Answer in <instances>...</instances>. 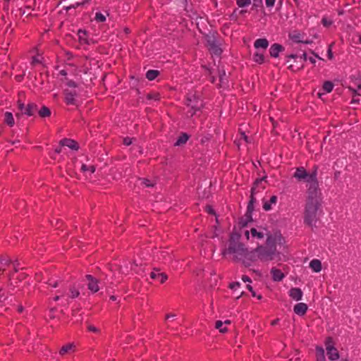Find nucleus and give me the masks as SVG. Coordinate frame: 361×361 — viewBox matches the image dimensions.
Segmentation results:
<instances>
[{"instance_id":"nucleus-1","label":"nucleus","mask_w":361,"mask_h":361,"mask_svg":"<svg viewBox=\"0 0 361 361\" xmlns=\"http://www.w3.org/2000/svg\"><path fill=\"white\" fill-rule=\"evenodd\" d=\"M320 201V195H307L304 212V222L312 228L316 226Z\"/></svg>"},{"instance_id":"nucleus-2","label":"nucleus","mask_w":361,"mask_h":361,"mask_svg":"<svg viewBox=\"0 0 361 361\" xmlns=\"http://www.w3.org/2000/svg\"><path fill=\"white\" fill-rule=\"evenodd\" d=\"M224 255H232L233 259L238 261H243L248 255L247 249L240 242V235L237 233L231 235L228 247L222 251Z\"/></svg>"},{"instance_id":"nucleus-3","label":"nucleus","mask_w":361,"mask_h":361,"mask_svg":"<svg viewBox=\"0 0 361 361\" xmlns=\"http://www.w3.org/2000/svg\"><path fill=\"white\" fill-rule=\"evenodd\" d=\"M255 252L257 253V256L261 260H272L276 252L274 238L273 236H268V238L266 240V245L258 246L255 250Z\"/></svg>"},{"instance_id":"nucleus-4","label":"nucleus","mask_w":361,"mask_h":361,"mask_svg":"<svg viewBox=\"0 0 361 361\" xmlns=\"http://www.w3.org/2000/svg\"><path fill=\"white\" fill-rule=\"evenodd\" d=\"M243 233L247 240H251L252 242L256 241L257 243L263 240L264 238H266L267 240L268 236H272L269 231L262 227H252L249 230L245 229L243 231Z\"/></svg>"},{"instance_id":"nucleus-5","label":"nucleus","mask_w":361,"mask_h":361,"mask_svg":"<svg viewBox=\"0 0 361 361\" xmlns=\"http://www.w3.org/2000/svg\"><path fill=\"white\" fill-rule=\"evenodd\" d=\"M317 176V168L314 167L311 173L307 172L306 177L303 179V181L307 183V195H320Z\"/></svg>"},{"instance_id":"nucleus-6","label":"nucleus","mask_w":361,"mask_h":361,"mask_svg":"<svg viewBox=\"0 0 361 361\" xmlns=\"http://www.w3.org/2000/svg\"><path fill=\"white\" fill-rule=\"evenodd\" d=\"M262 182H263V180H256L254 183L253 187L251 189L250 200L248 203V205L247 207V212L245 215V217L247 221H251L252 220V213L254 210V204L256 202V199L255 197V194H257L258 184L262 183Z\"/></svg>"},{"instance_id":"nucleus-7","label":"nucleus","mask_w":361,"mask_h":361,"mask_svg":"<svg viewBox=\"0 0 361 361\" xmlns=\"http://www.w3.org/2000/svg\"><path fill=\"white\" fill-rule=\"evenodd\" d=\"M207 45L212 54L219 56L221 54L222 49L220 47L219 42L214 37H207Z\"/></svg>"},{"instance_id":"nucleus-8","label":"nucleus","mask_w":361,"mask_h":361,"mask_svg":"<svg viewBox=\"0 0 361 361\" xmlns=\"http://www.w3.org/2000/svg\"><path fill=\"white\" fill-rule=\"evenodd\" d=\"M328 358L331 360H336L339 358L338 351L334 346L333 340L328 338L325 342Z\"/></svg>"},{"instance_id":"nucleus-9","label":"nucleus","mask_w":361,"mask_h":361,"mask_svg":"<svg viewBox=\"0 0 361 361\" xmlns=\"http://www.w3.org/2000/svg\"><path fill=\"white\" fill-rule=\"evenodd\" d=\"M187 105L191 108V110L188 111V114H190V116H192L197 111L200 110L202 106V103L193 95L191 97L188 98Z\"/></svg>"},{"instance_id":"nucleus-10","label":"nucleus","mask_w":361,"mask_h":361,"mask_svg":"<svg viewBox=\"0 0 361 361\" xmlns=\"http://www.w3.org/2000/svg\"><path fill=\"white\" fill-rule=\"evenodd\" d=\"M85 279L87 281V286L90 291L94 293L99 290L100 281L99 279L90 274L85 276Z\"/></svg>"},{"instance_id":"nucleus-11","label":"nucleus","mask_w":361,"mask_h":361,"mask_svg":"<svg viewBox=\"0 0 361 361\" xmlns=\"http://www.w3.org/2000/svg\"><path fill=\"white\" fill-rule=\"evenodd\" d=\"M151 279L159 281L161 283H164L168 279L165 273L160 272L158 269H154L150 273Z\"/></svg>"},{"instance_id":"nucleus-12","label":"nucleus","mask_w":361,"mask_h":361,"mask_svg":"<svg viewBox=\"0 0 361 361\" xmlns=\"http://www.w3.org/2000/svg\"><path fill=\"white\" fill-rule=\"evenodd\" d=\"M278 200V197L276 195H272L269 200L263 199V209L265 211H269L272 209V205H276Z\"/></svg>"},{"instance_id":"nucleus-13","label":"nucleus","mask_w":361,"mask_h":361,"mask_svg":"<svg viewBox=\"0 0 361 361\" xmlns=\"http://www.w3.org/2000/svg\"><path fill=\"white\" fill-rule=\"evenodd\" d=\"M284 50V47L277 43L273 44L269 48V54L271 57L277 58L281 51Z\"/></svg>"},{"instance_id":"nucleus-14","label":"nucleus","mask_w":361,"mask_h":361,"mask_svg":"<svg viewBox=\"0 0 361 361\" xmlns=\"http://www.w3.org/2000/svg\"><path fill=\"white\" fill-rule=\"evenodd\" d=\"M307 308V305L305 303L300 302L294 306L293 311L296 314L303 316L306 314Z\"/></svg>"},{"instance_id":"nucleus-15","label":"nucleus","mask_w":361,"mask_h":361,"mask_svg":"<svg viewBox=\"0 0 361 361\" xmlns=\"http://www.w3.org/2000/svg\"><path fill=\"white\" fill-rule=\"evenodd\" d=\"M271 276H272V279L274 281H281L285 277V275L281 271V270H280V269H277L276 267H273L271 269Z\"/></svg>"},{"instance_id":"nucleus-16","label":"nucleus","mask_w":361,"mask_h":361,"mask_svg":"<svg viewBox=\"0 0 361 361\" xmlns=\"http://www.w3.org/2000/svg\"><path fill=\"white\" fill-rule=\"evenodd\" d=\"M303 35L298 31L292 32L289 34V38L296 43H307L303 40Z\"/></svg>"},{"instance_id":"nucleus-17","label":"nucleus","mask_w":361,"mask_h":361,"mask_svg":"<svg viewBox=\"0 0 361 361\" xmlns=\"http://www.w3.org/2000/svg\"><path fill=\"white\" fill-rule=\"evenodd\" d=\"M289 295L291 297L293 300L296 301H299L302 300V290L298 288H292L289 290Z\"/></svg>"},{"instance_id":"nucleus-18","label":"nucleus","mask_w":361,"mask_h":361,"mask_svg":"<svg viewBox=\"0 0 361 361\" xmlns=\"http://www.w3.org/2000/svg\"><path fill=\"white\" fill-rule=\"evenodd\" d=\"M307 171L304 167H298L296 169L295 171L293 173V177L295 178L298 180L301 181L307 176Z\"/></svg>"},{"instance_id":"nucleus-19","label":"nucleus","mask_w":361,"mask_h":361,"mask_svg":"<svg viewBox=\"0 0 361 361\" xmlns=\"http://www.w3.org/2000/svg\"><path fill=\"white\" fill-rule=\"evenodd\" d=\"M38 111L37 105L35 103H29L25 108L24 114L29 116H33Z\"/></svg>"},{"instance_id":"nucleus-20","label":"nucleus","mask_w":361,"mask_h":361,"mask_svg":"<svg viewBox=\"0 0 361 361\" xmlns=\"http://www.w3.org/2000/svg\"><path fill=\"white\" fill-rule=\"evenodd\" d=\"M60 143L62 146H66L72 149L77 150L78 149V143L75 140L71 139H63L62 140H61Z\"/></svg>"},{"instance_id":"nucleus-21","label":"nucleus","mask_w":361,"mask_h":361,"mask_svg":"<svg viewBox=\"0 0 361 361\" xmlns=\"http://www.w3.org/2000/svg\"><path fill=\"white\" fill-rule=\"evenodd\" d=\"M76 92L66 90L65 91V102L67 104H75V97L76 96Z\"/></svg>"},{"instance_id":"nucleus-22","label":"nucleus","mask_w":361,"mask_h":361,"mask_svg":"<svg viewBox=\"0 0 361 361\" xmlns=\"http://www.w3.org/2000/svg\"><path fill=\"white\" fill-rule=\"evenodd\" d=\"M269 46V42L265 38H259L255 41L254 47L256 49L262 48L266 49Z\"/></svg>"},{"instance_id":"nucleus-23","label":"nucleus","mask_w":361,"mask_h":361,"mask_svg":"<svg viewBox=\"0 0 361 361\" xmlns=\"http://www.w3.org/2000/svg\"><path fill=\"white\" fill-rule=\"evenodd\" d=\"M11 260L7 257H1L0 258V271L3 273L6 267L10 265Z\"/></svg>"},{"instance_id":"nucleus-24","label":"nucleus","mask_w":361,"mask_h":361,"mask_svg":"<svg viewBox=\"0 0 361 361\" xmlns=\"http://www.w3.org/2000/svg\"><path fill=\"white\" fill-rule=\"evenodd\" d=\"M310 267L314 272H319L322 269V264L319 259H312L310 262Z\"/></svg>"},{"instance_id":"nucleus-25","label":"nucleus","mask_w":361,"mask_h":361,"mask_svg":"<svg viewBox=\"0 0 361 361\" xmlns=\"http://www.w3.org/2000/svg\"><path fill=\"white\" fill-rule=\"evenodd\" d=\"M75 350V345L72 343H69L63 345L60 350V354L63 355L66 353H70Z\"/></svg>"},{"instance_id":"nucleus-26","label":"nucleus","mask_w":361,"mask_h":361,"mask_svg":"<svg viewBox=\"0 0 361 361\" xmlns=\"http://www.w3.org/2000/svg\"><path fill=\"white\" fill-rule=\"evenodd\" d=\"M189 136L186 133H182L178 138L177 139L175 146H181L186 143V142L188 140Z\"/></svg>"},{"instance_id":"nucleus-27","label":"nucleus","mask_w":361,"mask_h":361,"mask_svg":"<svg viewBox=\"0 0 361 361\" xmlns=\"http://www.w3.org/2000/svg\"><path fill=\"white\" fill-rule=\"evenodd\" d=\"M4 121L11 127L14 125V118L13 114L11 112L6 111L4 114Z\"/></svg>"},{"instance_id":"nucleus-28","label":"nucleus","mask_w":361,"mask_h":361,"mask_svg":"<svg viewBox=\"0 0 361 361\" xmlns=\"http://www.w3.org/2000/svg\"><path fill=\"white\" fill-rule=\"evenodd\" d=\"M317 361H325L324 350L321 347L316 348Z\"/></svg>"},{"instance_id":"nucleus-29","label":"nucleus","mask_w":361,"mask_h":361,"mask_svg":"<svg viewBox=\"0 0 361 361\" xmlns=\"http://www.w3.org/2000/svg\"><path fill=\"white\" fill-rule=\"evenodd\" d=\"M70 298L74 299L80 295V291L74 286L69 288V293L68 294Z\"/></svg>"},{"instance_id":"nucleus-30","label":"nucleus","mask_w":361,"mask_h":361,"mask_svg":"<svg viewBox=\"0 0 361 361\" xmlns=\"http://www.w3.org/2000/svg\"><path fill=\"white\" fill-rule=\"evenodd\" d=\"M38 114L42 118L49 117L51 115V111L48 107L43 106L38 111Z\"/></svg>"},{"instance_id":"nucleus-31","label":"nucleus","mask_w":361,"mask_h":361,"mask_svg":"<svg viewBox=\"0 0 361 361\" xmlns=\"http://www.w3.org/2000/svg\"><path fill=\"white\" fill-rule=\"evenodd\" d=\"M159 75V71L157 70H149L146 73V78L149 80H154Z\"/></svg>"},{"instance_id":"nucleus-32","label":"nucleus","mask_w":361,"mask_h":361,"mask_svg":"<svg viewBox=\"0 0 361 361\" xmlns=\"http://www.w3.org/2000/svg\"><path fill=\"white\" fill-rule=\"evenodd\" d=\"M90 0H82V1H78V2H76L74 4H72V5H70L68 6H66L65 8V9L68 11L69 10H71V8H76L80 6H85L87 4H89Z\"/></svg>"},{"instance_id":"nucleus-33","label":"nucleus","mask_w":361,"mask_h":361,"mask_svg":"<svg viewBox=\"0 0 361 361\" xmlns=\"http://www.w3.org/2000/svg\"><path fill=\"white\" fill-rule=\"evenodd\" d=\"M219 82H220V84L219 85L221 87L225 85L226 84V72L224 70H221L219 71Z\"/></svg>"},{"instance_id":"nucleus-34","label":"nucleus","mask_w":361,"mask_h":361,"mask_svg":"<svg viewBox=\"0 0 361 361\" xmlns=\"http://www.w3.org/2000/svg\"><path fill=\"white\" fill-rule=\"evenodd\" d=\"M253 59L256 63L259 64H262L264 62V55L259 52H257L254 54Z\"/></svg>"},{"instance_id":"nucleus-35","label":"nucleus","mask_w":361,"mask_h":361,"mask_svg":"<svg viewBox=\"0 0 361 361\" xmlns=\"http://www.w3.org/2000/svg\"><path fill=\"white\" fill-rule=\"evenodd\" d=\"M333 88H334L333 82H331V81L324 82V83L323 85V90L326 93H330L333 90Z\"/></svg>"},{"instance_id":"nucleus-36","label":"nucleus","mask_w":361,"mask_h":361,"mask_svg":"<svg viewBox=\"0 0 361 361\" xmlns=\"http://www.w3.org/2000/svg\"><path fill=\"white\" fill-rule=\"evenodd\" d=\"M223 326H224V322H222L221 321L218 320L216 322L215 327L217 329H219L221 333H225L227 331V328L224 327Z\"/></svg>"},{"instance_id":"nucleus-37","label":"nucleus","mask_w":361,"mask_h":361,"mask_svg":"<svg viewBox=\"0 0 361 361\" xmlns=\"http://www.w3.org/2000/svg\"><path fill=\"white\" fill-rule=\"evenodd\" d=\"M236 4L240 8H244L251 4V0H236Z\"/></svg>"},{"instance_id":"nucleus-38","label":"nucleus","mask_w":361,"mask_h":361,"mask_svg":"<svg viewBox=\"0 0 361 361\" xmlns=\"http://www.w3.org/2000/svg\"><path fill=\"white\" fill-rule=\"evenodd\" d=\"M81 170L84 172H90V173H93L95 171V167L94 166H87L85 164H82L81 166Z\"/></svg>"},{"instance_id":"nucleus-39","label":"nucleus","mask_w":361,"mask_h":361,"mask_svg":"<svg viewBox=\"0 0 361 361\" xmlns=\"http://www.w3.org/2000/svg\"><path fill=\"white\" fill-rule=\"evenodd\" d=\"M94 19L98 23H104L106 20V16L100 12H97L95 14Z\"/></svg>"},{"instance_id":"nucleus-40","label":"nucleus","mask_w":361,"mask_h":361,"mask_svg":"<svg viewBox=\"0 0 361 361\" xmlns=\"http://www.w3.org/2000/svg\"><path fill=\"white\" fill-rule=\"evenodd\" d=\"M348 90L351 92L353 97H356L357 96L361 95V94L360 93V91L357 90V88L355 89L353 87H349Z\"/></svg>"},{"instance_id":"nucleus-41","label":"nucleus","mask_w":361,"mask_h":361,"mask_svg":"<svg viewBox=\"0 0 361 361\" xmlns=\"http://www.w3.org/2000/svg\"><path fill=\"white\" fill-rule=\"evenodd\" d=\"M141 184H144L147 188L152 187L154 185V183L147 179H142Z\"/></svg>"},{"instance_id":"nucleus-42","label":"nucleus","mask_w":361,"mask_h":361,"mask_svg":"<svg viewBox=\"0 0 361 361\" xmlns=\"http://www.w3.org/2000/svg\"><path fill=\"white\" fill-rule=\"evenodd\" d=\"M276 0H265L266 6L269 8L274 7Z\"/></svg>"},{"instance_id":"nucleus-43","label":"nucleus","mask_w":361,"mask_h":361,"mask_svg":"<svg viewBox=\"0 0 361 361\" xmlns=\"http://www.w3.org/2000/svg\"><path fill=\"white\" fill-rule=\"evenodd\" d=\"M260 180H263V182H262V183L258 184L257 193L265 188L264 178H261Z\"/></svg>"},{"instance_id":"nucleus-44","label":"nucleus","mask_w":361,"mask_h":361,"mask_svg":"<svg viewBox=\"0 0 361 361\" xmlns=\"http://www.w3.org/2000/svg\"><path fill=\"white\" fill-rule=\"evenodd\" d=\"M322 23L323 24L324 26L329 27L331 25L332 23L331 20H329L326 18H323L322 20Z\"/></svg>"},{"instance_id":"nucleus-45","label":"nucleus","mask_w":361,"mask_h":361,"mask_svg":"<svg viewBox=\"0 0 361 361\" xmlns=\"http://www.w3.org/2000/svg\"><path fill=\"white\" fill-rule=\"evenodd\" d=\"M123 145H126V146H129L130 145H131V144H132V142H133V139H132V138H130V137H125V138L123 139Z\"/></svg>"},{"instance_id":"nucleus-46","label":"nucleus","mask_w":361,"mask_h":361,"mask_svg":"<svg viewBox=\"0 0 361 361\" xmlns=\"http://www.w3.org/2000/svg\"><path fill=\"white\" fill-rule=\"evenodd\" d=\"M87 329L91 331V332H94V333H97L99 332V329L97 328H96L93 325H91V324H88L87 325Z\"/></svg>"},{"instance_id":"nucleus-47","label":"nucleus","mask_w":361,"mask_h":361,"mask_svg":"<svg viewBox=\"0 0 361 361\" xmlns=\"http://www.w3.org/2000/svg\"><path fill=\"white\" fill-rule=\"evenodd\" d=\"M48 284L54 288H56L59 286L58 281H53L52 279L49 280Z\"/></svg>"},{"instance_id":"nucleus-48","label":"nucleus","mask_w":361,"mask_h":361,"mask_svg":"<svg viewBox=\"0 0 361 361\" xmlns=\"http://www.w3.org/2000/svg\"><path fill=\"white\" fill-rule=\"evenodd\" d=\"M315 58H318L319 59H322L320 57H319L318 55H315L314 57H313V56L308 57L307 60L310 61L312 63L314 64L316 63Z\"/></svg>"},{"instance_id":"nucleus-49","label":"nucleus","mask_w":361,"mask_h":361,"mask_svg":"<svg viewBox=\"0 0 361 361\" xmlns=\"http://www.w3.org/2000/svg\"><path fill=\"white\" fill-rule=\"evenodd\" d=\"M331 46L332 45H330L329 49H328V51H327V56H328V58L329 59H333V53H332V51H331Z\"/></svg>"},{"instance_id":"nucleus-50","label":"nucleus","mask_w":361,"mask_h":361,"mask_svg":"<svg viewBox=\"0 0 361 361\" xmlns=\"http://www.w3.org/2000/svg\"><path fill=\"white\" fill-rule=\"evenodd\" d=\"M240 283L239 282H235V283H231L229 287L231 289H235L237 287H239L240 286Z\"/></svg>"},{"instance_id":"nucleus-51","label":"nucleus","mask_w":361,"mask_h":361,"mask_svg":"<svg viewBox=\"0 0 361 361\" xmlns=\"http://www.w3.org/2000/svg\"><path fill=\"white\" fill-rule=\"evenodd\" d=\"M255 1L253 6L257 7L260 6L262 4V0H253Z\"/></svg>"},{"instance_id":"nucleus-52","label":"nucleus","mask_w":361,"mask_h":361,"mask_svg":"<svg viewBox=\"0 0 361 361\" xmlns=\"http://www.w3.org/2000/svg\"><path fill=\"white\" fill-rule=\"evenodd\" d=\"M68 85L69 87H75L77 86L76 83L74 81H73V80L68 81Z\"/></svg>"},{"instance_id":"nucleus-53","label":"nucleus","mask_w":361,"mask_h":361,"mask_svg":"<svg viewBox=\"0 0 361 361\" xmlns=\"http://www.w3.org/2000/svg\"><path fill=\"white\" fill-rule=\"evenodd\" d=\"M242 279L245 282H250V279L247 276H243Z\"/></svg>"},{"instance_id":"nucleus-54","label":"nucleus","mask_w":361,"mask_h":361,"mask_svg":"<svg viewBox=\"0 0 361 361\" xmlns=\"http://www.w3.org/2000/svg\"><path fill=\"white\" fill-rule=\"evenodd\" d=\"M351 103L352 104H359L360 103V99H356L355 97H353Z\"/></svg>"},{"instance_id":"nucleus-55","label":"nucleus","mask_w":361,"mask_h":361,"mask_svg":"<svg viewBox=\"0 0 361 361\" xmlns=\"http://www.w3.org/2000/svg\"><path fill=\"white\" fill-rule=\"evenodd\" d=\"M300 59H303L304 61H307L308 57L307 56V54L306 53H303L301 56H300Z\"/></svg>"},{"instance_id":"nucleus-56","label":"nucleus","mask_w":361,"mask_h":361,"mask_svg":"<svg viewBox=\"0 0 361 361\" xmlns=\"http://www.w3.org/2000/svg\"><path fill=\"white\" fill-rule=\"evenodd\" d=\"M25 107L26 106H25L23 104H19V109L22 111L23 114V111H25Z\"/></svg>"},{"instance_id":"nucleus-57","label":"nucleus","mask_w":361,"mask_h":361,"mask_svg":"<svg viewBox=\"0 0 361 361\" xmlns=\"http://www.w3.org/2000/svg\"><path fill=\"white\" fill-rule=\"evenodd\" d=\"M175 316H176V314H166V319H169V318H173V317H174Z\"/></svg>"},{"instance_id":"nucleus-58","label":"nucleus","mask_w":361,"mask_h":361,"mask_svg":"<svg viewBox=\"0 0 361 361\" xmlns=\"http://www.w3.org/2000/svg\"><path fill=\"white\" fill-rule=\"evenodd\" d=\"M357 90L361 92V82H358L357 85Z\"/></svg>"},{"instance_id":"nucleus-59","label":"nucleus","mask_w":361,"mask_h":361,"mask_svg":"<svg viewBox=\"0 0 361 361\" xmlns=\"http://www.w3.org/2000/svg\"><path fill=\"white\" fill-rule=\"evenodd\" d=\"M247 289H248L250 292H252V291L253 290L252 287L250 285H247Z\"/></svg>"},{"instance_id":"nucleus-60","label":"nucleus","mask_w":361,"mask_h":361,"mask_svg":"<svg viewBox=\"0 0 361 361\" xmlns=\"http://www.w3.org/2000/svg\"><path fill=\"white\" fill-rule=\"evenodd\" d=\"M288 57L290 59H295L296 57V55L290 54V55L288 56Z\"/></svg>"},{"instance_id":"nucleus-61","label":"nucleus","mask_w":361,"mask_h":361,"mask_svg":"<svg viewBox=\"0 0 361 361\" xmlns=\"http://www.w3.org/2000/svg\"><path fill=\"white\" fill-rule=\"evenodd\" d=\"M61 298V296H60V295H56V296L54 298V300L55 301H58V300H59V298Z\"/></svg>"},{"instance_id":"nucleus-62","label":"nucleus","mask_w":361,"mask_h":361,"mask_svg":"<svg viewBox=\"0 0 361 361\" xmlns=\"http://www.w3.org/2000/svg\"><path fill=\"white\" fill-rule=\"evenodd\" d=\"M224 324H231V321L230 320H226Z\"/></svg>"},{"instance_id":"nucleus-63","label":"nucleus","mask_w":361,"mask_h":361,"mask_svg":"<svg viewBox=\"0 0 361 361\" xmlns=\"http://www.w3.org/2000/svg\"><path fill=\"white\" fill-rule=\"evenodd\" d=\"M251 293L253 297L256 296L255 292L254 290H252Z\"/></svg>"},{"instance_id":"nucleus-64","label":"nucleus","mask_w":361,"mask_h":361,"mask_svg":"<svg viewBox=\"0 0 361 361\" xmlns=\"http://www.w3.org/2000/svg\"><path fill=\"white\" fill-rule=\"evenodd\" d=\"M211 81H212V82H214V81H215L214 78H212V80H211Z\"/></svg>"}]
</instances>
